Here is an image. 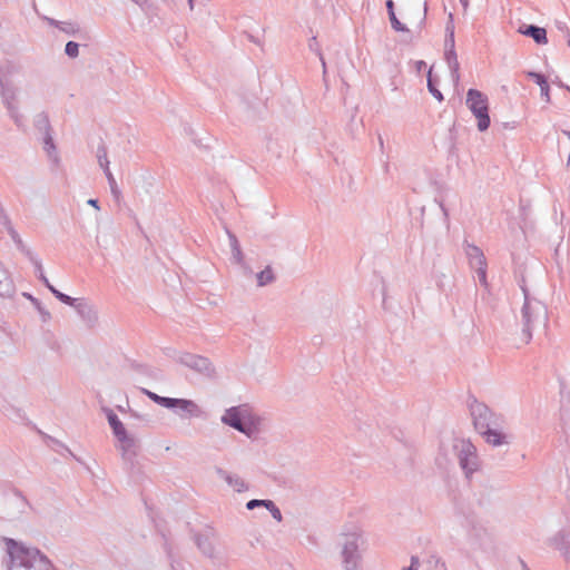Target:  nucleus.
I'll list each match as a JSON object with an SVG mask.
<instances>
[{
  "label": "nucleus",
  "instance_id": "4468645a",
  "mask_svg": "<svg viewBox=\"0 0 570 570\" xmlns=\"http://www.w3.org/2000/svg\"><path fill=\"white\" fill-rule=\"evenodd\" d=\"M274 276H273V272L269 267L265 268L264 271H262L258 276H257V279H258V284L261 286L263 285H266L268 283H271L273 281Z\"/></svg>",
  "mask_w": 570,
  "mask_h": 570
},
{
  "label": "nucleus",
  "instance_id": "39448f33",
  "mask_svg": "<svg viewBox=\"0 0 570 570\" xmlns=\"http://www.w3.org/2000/svg\"><path fill=\"white\" fill-rule=\"evenodd\" d=\"M470 264L473 268H475L479 279L481 283L485 284L487 282V274H485V257L483 253L475 246H469L466 252Z\"/></svg>",
  "mask_w": 570,
  "mask_h": 570
},
{
  "label": "nucleus",
  "instance_id": "bb28decb",
  "mask_svg": "<svg viewBox=\"0 0 570 570\" xmlns=\"http://www.w3.org/2000/svg\"><path fill=\"white\" fill-rule=\"evenodd\" d=\"M461 2L463 3L464 7L468 6V0H461Z\"/></svg>",
  "mask_w": 570,
  "mask_h": 570
},
{
  "label": "nucleus",
  "instance_id": "412c9836",
  "mask_svg": "<svg viewBox=\"0 0 570 570\" xmlns=\"http://www.w3.org/2000/svg\"><path fill=\"white\" fill-rule=\"evenodd\" d=\"M146 394L149 396V399H151L157 404H159V400L163 399V396H159L156 393H153V392H149V391H146Z\"/></svg>",
  "mask_w": 570,
  "mask_h": 570
},
{
  "label": "nucleus",
  "instance_id": "9d476101",
  "mask_svg": "<svg viewBox=\"0 0 570 570\" xmlns=\"http://www.w3.org/2000/svg\"><path fill=\"white\" fill-rule=\"evenodd\" d=\"M39 271H40V278L43 281V283L46 284V286L55 294V296L61 301L62 303L65 304H68V305H72L73 303V298H71L70 296L57 291L48 281V278L43 275L42 273V267L41 265L39 264Z\"/></svg>",
  "mask_w": 570,
  "mask_h": 570
},
{
  "label": "nucleus",
  "instance_id": "b1692460",
  "mask_svg": "<svg viewBox=\"0 0 570 570\" xmlns=\"http://www.w3.org/2000/svg\"><path fill=\"white\" fill-rule=\"evenodd\" d=\"M235 488H236L238 491L243 490V488H244V482H243L242 480H238V479H237V480H236V482H235Z\"/></svg>",
  "mask_w": 570,
  "mask_h": 570
},
{
  "label": "nucleus",
  "instance_id": "ddd939ff",
  "mask_svg": "<svg viewBox=\"0 0 570 570\" xmlns=\"http://www.w3.org/2000/svg\"><path fill=\"white\" fill-rule=\"evenodd\" d=\"M426 8L424 7L419 11L417 17L415 19H410L409 22L413 27L414 30L421 31L425 20Z\"/></svg>",
  "mask_w": 570,
  "mask_h": 570
},
{
  "label": "nucleus",
  "instance_id": "2eb2a0df",
  "mask_svg": "<svg viewBox=\"0 0 570 570\" xmlns=\"http://www.w3.org/2000/svg\"><path fill=\"white\" fill-rule=\"evenodd\" d=\"M78 52H79V46L78 43L73 42V41H69L67 45H66V53L71 57V58H75L78 56Z\"/></svg>",
  "mask_w": 570,
  "mask_h": 570
},
{
  "label": "nucleus",
  "instance_id": "7ed1b4c3",
  "mask_svg": "<svg viewBox=\"0 0 570 570\" xmlns=\"http://www.w3.org/2000/svg\"><path fill=\"white\" fill-rule=\"evenodd\" d=\"M466 106L476 119L478 129L485 131L491 124L487 95L476 89H469L466 92Z\"/></svg>",
  "mask_w": 570,
  "mask_h": 570
},
{
  "label": "nucleus",
  "instance_id": "9b49d317",
  "mask_svg": "<svg viewBox=\"0 0 570 570\" xmlns=\"http://www.w3.org/2000/svg\"><path fill=\"white\" fill-rule=\"evenodd\" d=\"M179 403L175 407L179 409L181 412L186 413L188 416L198 415L199 409L196 403L189 400L179 399Z\"/></svg>",
  "mask_w": 570,
  "mask_h": 570
},
{
  "label": "nucleus",
  "instance_id": "a878e982",
  "mask_svg": "<svg viewBox=\"0 0 570 570\" xmlns=\"http://www.w3.org/2000/svg\"><path fill=\"white\" fill-rule=\"evenodd\" d=\"M88 204H90V205H91V206H94V207H98V205H97V204H98V202H97L96 199H90V200L88 202Z\"/></svg>",
  "mask_w": 570,
  "mask_h": 570
},
{
  "label": "nucleus",
  "instance_id": "393cba45",
  "mask_svg": "<svg viewBox=\"0 0 570 570\" xmlns=\"http://www.w3.org/2000/svg\"><path fill=\"white\" fill-rule=\"evenodd\" d=\"M111 193H112L117 198H119V196H120V191H119V189H118V187H117V184H115V185H114V189H111Z\"/></svg>",
  "mask_w": 570,
  "mask_h": 570
},
{
  "label": "nucleus",
  "instance_id": "aec40b11",
  "mask_svg": "<svg viewBox=\"0 0 570 570\" xmlns=\"http://www.w3.org/2000/svg\"><path fill=\"white\" fill-rule=\"evenodd\" d=\"M105 171H106L109 185H110V189H114V185L116 184V180H115L112 174L110 173L108 166H106Z\"/></svg>",
  "mask_w": 570,
  "mask_h": 570
},
{
  "label": "nucleus",
  "instance_id": "4be33fe9",
  "mask_svg": "<svg viewBox=\"0 0 570 570\" xmlns=\"http://www.w3.org/2000/svg\"><path fill=\"white\" fill-rule=\"evenodd\" d=\"M429 87H430L431 92H432V94H433V95H434L439 100H442V95H441V92H440V91H438V90H434V89L432 88L431 82H429Z\"/></svg>",
  "mask_w": 570,
  "mask_h": 570
},
{
  "label": "nucleus",
  "instance_id": "f3484780",
  "mask_svg": "<svg viewBox=\"0 0 570 570\" xmlns=\"http://www.w3.org/2000/svg\"><path fill=\"white\" fill-rule=\"evenodd\" d=\"M533 77L541 87V91L549 98V86L541 75L534 73Z\"/></svg>",
  "mask_w": 570,
  "mask_h": 570
},
{
  "label": "nucleus",
  "instance_id": "f03ea898",
  "mask_svg": "<svg viewBox=\"0 0 570 570\" xmlns=\"http://www.w3.org/2000/svg\"><path fill=\"white\" fill-rule=\"evenodd\" d=\"M474 426L484 438L485 442L499 446L507 443V434L499 429V423L493 413L483 404L472 407Z\"/></svg>",
  "mask_w": 570,
  "mask_h": 570
},
{
  "label": "nucleus",
  "instance_id": "6e6552de",
  "mask_svg": "<svg viewBox=\"0 0 570 570\" xmlns=\"http://www.w3.org/2000/svg\"><path fill=\"white\" fill-rule=\"evenodd\" d=\"M386 8H387L390 21H391V24H392L393 29L396 30V31H401V32H410L411 29L409 27H406V24L402 23L397 19V17L395 14V11H394V2H393V0H387L386 1Z\"/></svg>",
  "mask_w": 570,
  "mask_h": 570
},
{
  "label": "nucleus",
  "instance_id": "dca6fc26",
  "mask_svg": "<svg viewBox=\"0 0 570 570\" xmlns=\"http://www.w3.org/2000/svg\"><path fill=\"white\" fill-rule=\"evenodd\" d=\"M264 507H266L271 512L272 515L277 520H282V514L278 508L275 507V504L272 501H267V503H264Z\"/></svg>",
  "mask_w": 570,
  "mask_h": 570
},
{
  "label": "nucleus",
  "instance_id": "423d86ee",
  "mask_svg": "<svg viewBox=\"0 0 570 570\" xmlns=\"http://www.w3.org/2000/svg\"><path fill=\"white\" fill-rule=\"evenodd\" d=\"M461 455L460 463L462 469L466 470V473L473 471V468L470 465H475V448L469 441H461Z\"/></svg>",
  "mask_w": 570,
  "mask_h": 570
},
{
  "label": "nucleus",
  "instance_id": "20e7f679",
  "mask_svg": "<svg viewBox=\"0 0 570 570\" xmlns=\"http://www.w3.org/2000/svg\"><path fill=\"white\" fill-rule=\"evenodd\" d=\"M223 422L249 436L256 430L250 410L246 405H240L227 410L223 416Z\"/></svg>",
  "mask_w": 570,
  "mask_h": 570
},
{
  "label": "nucleus",
  "instance_id": "0eeeda50",
  "mask_svg": "<svg viewBox=\"0 0 570 570\" xmlns=\"http://www.w3.org/2000/svg\"><path fill=\"white\" fill-rule=\"evenodd\" d=\"M386 8H387L390 21H391V24H392L393 29L396 30V31H401V32H410L411 29L409 27H406V24L402 23L397 19V17L395 14V11H394V2H393V0H387L386 1Z\"/></svg>",
  "mask_w": 570,
  "mask_h": 570
},
{
  "label": "nucleus",
  "instance_id": "f257e3e1",
  "mask_svg": "<svg viewBox=\"0 0 570 570\" xmlns=\"http://www.w3.org/2000/svg\"><path fill=\"white\" fill-rule=\"evenodd\" d=\"M6 544L11 558L9 570H48V560L37 549L26 548L12 539Z\"/></svg>",
  "mask_w": 570,
  "mask_h": 570
},
{
  "label": "nucleus",
  "instance_id": "cd10ccee",
  "mask_svg": "<svg viewBox=\"0 0 570 570\" xmlns=\"http://www.w3.org/2000/svg\"><path fill=\"white\" fill-rule=\"evenodd\" d=\"M188 2H189V4H190V7H193V2H194V0H188Z\"/></svg>",
  "mask_w": 570,
  "mask_h": 570
},
{
  "label": "nucleus",
  "instance_id": "5701e85b",
  "mask_svg": "<svg viewBox=\"0 0 570 570\" xmlns=\"http://www.w3.org/2000/svg\"><path fill=\"white\" fill-rule=\"evenodd\" d=\"M417 563H419L417 558L413 557L409 570H416L417 569Z\"/></svg>",
  "mask_w": 570,
  "mask_h": 570
},
{
  "label": "nucleus",
  "instance_id": "f8f14e48",
  "mask_svg": "<svg viewBox=\"0 0 570 570\" xmlns=\"http://www.w3.org/2000/svg\"><path fill=\"white\" fill-rule=\"evenodd\" d=\"M109 423H110L116 436L121 441L125 440L126 439V429H125L124 424L118 420V417L116 415H110Z\"/></svg>",
  "mask_w": 570,
  "mask_h": 570
},
{
  "label": "nucleus",
  "instance_id": "1a4fd4ad",
  "mask_svg": "<svg viewBox=\"0 0 570 570\" xmlns=\"http://www.w3.org/2000/svg\"><path fill=\"white\" fill-rule=\"evenodd\" d=\"M524 35L530 36L537 43H547V31L543 28L530 26L522 31Z\"/></svg>",
  "mask_w": 570,
  "mask_h": 570
},
{
  "label": "nucleus",
  "instance_id": "a211bd4d",
  "mask_svg": "<svg viewBox=\"0 0 570 570\" xmlns=\"http://www.w3.org/2000/svg\"><path fill=\"white\" fill-rule=\"evenodd\" d=\"M179 399L164 397L159 400V405L173 409L177 405Z\"/></svg>",
  "mask_w": 570,
  "mask_h": 570
},
{
  "label": "nucleus",
  "instance_id": "6ab92c4d",
  "mask_svg": "<svg viewBox=\"0 0 570 570\" xmlns=\"http://www.w3.org/2000/svg\"><path fill=\"white\" fill-rule=\"evenodd\" d=\"M268 500H250L248 503H247V508L249 510H253L255 507H258V505H264V503H267Z\"/></svg>",
  "mask_w": 570,
  "mask_h": 570
}]
</instances>
